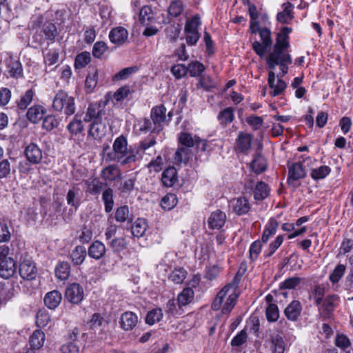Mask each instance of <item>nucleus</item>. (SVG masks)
Returning <instances> with one entry per match:
<instances>
[{
  "mask_svg": "<svg viewBox=\"0 0 353 353\" xmlns=\"http://www.w3.org/2000/svg\"><path fill=\"white\" fill-rule=\"evenodd\" d=\"M9 251L7 245L0 246V276L4 279H9L16 272L15 261L8 256Z\"/></svg>",
  "mask_w": 353,
  "mask_h": 353,
  "instance_id": "423d86ee",
  "label": "nucleus"
},
{
  "mask_svg": "<svg viewBox=\"0 0 353 353\" xmlns=\"http://www.w3.org/2000/svg\"><path fill=\"white\" fill-rule=\"evenodd\" d=\"M45 340L46 336L44 332L40 330H37L30 336L29 343L31 348L36 350L43 347Z\"/></svg>",
  "mask_w": 353,
  "mask_h": 353,
  "instance_id": "72a5a7b5",
  "label": "nucleus"
},
{
  "mask_svg": "<svg viewBox=\"0 0 353 353\" xmlns=\"http://www.w3.org/2000/svg\"><path fill=\"white\" fill-rule=\"evenodd\" d=\"M62 295L58 290L48 292L44 297L45 305L51 310H54L61 303Z\"/></svg>",
  "mask_w": 353,
  "mask_h": 353,
  "instance_id": "c85d7f7f",
  "label": "nucleus"
},
{
  "mask_svg": "<svg viewBox=\"0 0 353 353\" xmlns=\"http://www.w3.org/2000/svg\"><path fill=\"white\" fill-rule=\"evenodd\" d=\"M67 130L69 131L71 138L81 134L84 130V123L81 117L75 115L68 124Z\"/></svg>",
  "mask_w": 353,
  "mask_h": 353,
  "instance_id": "a878e982",
  "label": "nucleus"
},
{
  "mask_svg": "<svg viewBox=\"0 0 353 353\" xmlns=\"http://www.w3.org/2000/svg\"><path fill=\"white\" fill-rule=\"evenodd\" d=\"M128 38V30L121 26L112 28L109 33L110 41L117 46H121L125 43Z\"/></svg>",
  "mask_w": 353,
  "mask_h": 353,
  "instance_id": "aec40b11",
  "label": "nucleus"
},
{
  "mask_svg": "<svg viewBox=\"0 0 353 353\" xmlns=\"http://www.w3.org/2000/svg\"><path fill=\"white\" fill-rule=\"evenodd\" d=\"M31 27L32 28L41 27L40 35L44 40L50 41L51 42L54 41L58 34L55 24L49 21H43V18L41 16H36L32 19Z\"/></svg>",
  "mask_w": 353,
  "mask_h": 353,
  "instance_id": "20e7f679",
  "label": "nucleus"
},
{
  "mask_svg": "<svg viewBox=\"0 0 353 353\" xmlns=\"http://www.w3.org/2000/svg\"><path fill=\"white\" fill-rule=\"evenodd\" d=\"M6 70L11 77L17 79L22 76L23 68L18 59L10 57L6 61Z\"/></svg>",
  "mask_w": 353,
  "mask_h": 353,
  "instance_id": "4be33fe9",
  "label": "nucleus"
},
{
  "mask_svg": "<svg viewBox=\"0 0 353 353\" xmlns=\"http://www.w3.org/2000/svg\"><path fill=\"white\" fill-rule=\"evenodd\" d=\"M156 139L153 137H148L139 143L134 145V150L137 154V160L143 158L146 151L156 144Z\"/></svg>",
  "mask_w": 353,
  "mask_h": 353,
  "instance_id": "393cba45",
  "label": "nucleus"
},
{
  "mask_svg": "<svg viewBox=\"0 0 353 353\" xmlns=\"http://www.w3.org/2000/svg\"><path fill=\"white\" fill-rule=\"evenodd\" d=\"M331 172V168L327 165H321L313 169L311 172V177L314 180H320L325 178Z\"/></svg>",
  "mask_w": 353,
  "mask_h": 353,
  "instance_id": "6e6d98bb",
  "label": "nucleus"
},
{
  "mask_svg": "<svg viewBox=\"0 0 353 353\" xmlns=\"http://www.w3.org/2000/svg\"><path fill=\"white\" fill-rule=\"evenodd\" d=\"M24 154L27 160L33 165L40 163L43 159L41 149L34 143H30L26 147Z\"/></svg>",
  "mask_w": 353,
  "mask_h": 353,
  "instance_id": "4468645a",
  "label": "nucleus"
},
{
  "mask_svg": "<svg viewBox=\"0 0 353 353\" xmlns=\"http://www.w3.org/2000/svg\"><path fill=\"white\" fill-rule=\"evenodd\" d=\"M192 156V154L190 148L180 146L175 152L174 159L179 163H186Z\"/></svg>",
  "mask_w": 353,
  "mask_h": 353,
  "instance_id": "09e8293b",
  "label": "nucleus"
},
{
  "mask_svg": "<svg viewBox=\"0 0 353 353\" xmlns=\"http://www.w3.org/2000/svg\"><path fill=\"white\" fill-rule=\"evenodd\" d=\"M279 225V221L274 218H270L265 225V228L263 232L262 241L267 243L269 239L275 234Z\"/></svg>",
  "mask_w": 353,
  "mask_h": 353,
  "instance_id": "473e14b6",
  "label": "nucleus"
},
{
  "mask_svg": "<svg viewBox=\"0 0 353 353\" xmlns=\"http://www.w3.org/2000/svg\"><path fill=\"white\" fill-rule=\"evenodd\" d=\"M99 72L97 69L89 72L85 82V89L87 93H91L97 85Z\"/></svg>",
  "mask_w": 353,
  "mask_h": 353,
  "instance_id": "4c0bfd02",
  "label": "nucleus"
},
{
  "mask_svg": "<svg viewBox=\"0 0 353 353\" xmlns=\"http://www.w3.org/2000/svg\"><path fill=\"white\" fill-rule=\"evenodd\" d=\"M252 137L250 134L239 132L236 140V147L241 152H245L250 149Z\"/></svg>",
  "mask_w": 353,
  "mask_h": 353,
  "instance_id": "c756f323",
  "label": "nucleus"
},
{
  "mask_svg": "<svg viewBox=\"0 0 353 353\" xmlns=\"http://www.w3.org/2000/svg\"><path fill=\"white\" fill-rule=\"evenodd\" d=\"M225 213L219 210H216L210 214L208 219V224L210 229L220 230L225 225Z\"/></svg>",
  "mask_w": 353,
  "mask_h": 353,
  "instance_id": "f3484780",
  "label": "nucleus"
},
{
  "mask_svg": "<svg viewBox=\"0 0 353 353\" xmlns=\"http://www.w3.org/2000/svg\"><path fill=\"white\" fill-rule=\"evenodd\" d=\"M115 220L117 222L123 223L129 221V208L127 205H123L118 208L115 212Z\"/></svg>",
  "mask_w": 353,
  "mask_h": 353,
  "instance_id": "e2e57ef3",
  "label": "nucleus"
},
{
  "mask_svg": "<svg viewBox=\"0 0 353 353\" xmlns=\"http://www.w3.org/2000/svg\"><path fill=\"white\" fill-rule=\"evenodd\" d=\"M230 205L233 211L239 216L247 214L251 208L249 200L245 196L233 199Z\"/></svg>",
  "mask_w": 353,
  "mask_h": 353,
  "instance_id": "6ab92c4d",
  "label": "nucleus"
},
{
  "mask_svg": "<svg viewBox=\"0 0 353 353\" xmlns=\"http://www.w3.org/2000/svg\"><path fill=\"white\" fill-rule=\"evenodd\" d=\"M271 348L272 353H284L285 343L280 335L276 334L272 336Z\"/></svg>",
  "mask_w": 353,
  "mask_h": 353,
  "instance_id": "13d9d810",
  "label": "nucleus"
},
{
  "mask_svg": "<svg viewBox=\"0 0 353 353\" xmlns=\"http://www.w3.org/2000/svg\"><path fill=\"white\" fill-rule=\"evenodd\" d=\"M201 24V21L198 15H195L192 18H188L187 19L185 24L184 31L199 32L198 28Z\"/></svg>",
  "mask_w": 353,
  "mask_h": 353,
  "instance_id": "5fc2aeb1",
  "label": "nucleus"
},
{
  "mask_svg": "<svg viewBox=\"0 0 353 353\" xmlns=\"http://www.w3.org/2000/svg\"><path fill=\"white\" fill-rule=\"evenodd\" d=\"M186 271L183 268L174 270L170 275V279L176 284L181 283L186 277Z\"/></svg>",
  "mask_w": 353,
  "mask_h": 353,
  "instance_id": "0e129e2a",
  "label": "nucleus"
},
{
  "mask_svg": "<svg viewBox=\"0 0 353 353\" xmlns=\"http://www.w3.org/2000/svg\"><path fill=\"white\" fill-rule=\"evenodd\" d=\"M163 316V312L161 308L153 309L148 312L145 317V322L147 324L152 325L159 322L162 319Z\"/></svg>",
  "mask_w": 353,
  "mask_h": 353,
  "instance_id": "3c124183",
  "label": "nucleus"
},
{
  "mask_svg": "<svg viewBox=\"0 0 353 353\" xmlns=\"http://www.w3.org/2000/svg\"><path fill=\"white\" fill-rule=\"evenodd\" d=\"M335 345L342 350H346L350 347L351 342L344 334H337L335 337Z\"/></svg>",
  "mask_w": 353,
  "mask_h": 353,
  "instance_id": "774afa93",
  "label": "nucleus"
},
{
  "mask_svg": "<svg viewBox=\"0 0 353 353\" xmlns=\"http://www.w3.org/2000/svg\"><path fill=\"white\" fill-rule=\"evenodd\" d=\"M106 131L107 128L105 123H102L101 120H94L89 129L88 137L100 140L105 135Z\"/></svg>",
  "mask_w": 353,
  "mask_h": 353,
  "instance_id": "b1692460",
  "label": "nucleus"
},
{
  "mask_svg": "<svg viewBox=\"0 0 353 353\" xmlns=\"http://www.w3.org/2000/svg\"><path fill=\"white\" fill-rule=\"evenodd\" d=\"M162 183L166 187H172L176 180V170L174 167H170L162 173Z\"/></svg>",
  "mask_w": 353,
  "mask_h": 353,
  "instance_id": "ea45409f",
  "label": "nucleus"
},
{
  "mask_svg": "<svg viewBox=\"0 0 353 353\" xmlns=\"http://www.w3.org/2000/svg\"><path fill=\"white\" fill-rule=\"evenodd\" d=\"M238 283L239 280L235 277L218 292L212 303L211 307L213 310L221 308L223 314H229L232 311L239 295Z\"/></svg>",
  "mask_w": 353,
  "mask_h": 353,
  "instance_id": "f257e3e1",
  "label": "nucleus"
},
{
  "mask_svg": "<svg viewBox=\"0 0 353 353\" xmlns=\"http://www.w3.org/2000/svg\"><path fill=\"white\" fill-rule=\"evenodd\" d=\"M346 270V266L344 264H338L329 276V281L333 284L339 282L344 276Z\"/></svg>",
  "mask_w": 353,
  "mask_h": 353,
  "instance_id": "8fccbe9b",
  "label": "nucleus"
},
{
  "mask_svg": "<svg viewBox=\"0 0 353 353\" xmlns=\"http://www.w3.org/2000/svg\"><path fill=\"white\" fill-rule=\"evenodd\" d=\"M35 95L34 91L32 89H28L26 92L22 94L17 102V107L21 110H25L28 106L31 103Z\"/></svg>",
  "mask_w": 353,
  "mask_h": 353,
  "instance_id": "a18cd8bd",
  "label": "nucleus"
},
{
  "mask_svg": "<svg viewBox=\"0 0 353 353\" xmlns=\"http://www.w3.org/2000/svg\"><path fill=\"white\" fill-rule=\"evenodd\" d=\"M121 172L117 166L108 165L101 171V176L105 181H115L120 178Z\"/></svg>",
  "mask_w": 353,
  "mask_h": 353,
  "instance_id": "58836bf2",
  "label": "nucleus"
},
{
  "mask_svg": "<svg viewBox=\"0 0 353 353\" xmlns=\"http://www.w3.org/2000/svg\"><path fill=\"white\" fill-rule=\"evenodd\" d=\"M217 119L221 125H227L231 123L234 119V109L228 107L219 112Z\"/></svg>",
  "mask_w": 353,
  "mask_h": 353,
  "instance_id": "e433bc0d",
  "label": "nucleus"
},
{
  "mask_svg": "<svg viewBox=\"0 0 353 353\" xmlns=\"http://www.w3.org/2000/svg\"><path fill=\"white\" fill-rule=\"evenodd\" d=\"M46 110L42 105H34L30 108L27 112V118L33 123H37L43 118Z\"/></svg>",
  "mask_w": 353,
  "mask_h": 353,
  "instance_id": "7c9ffc66",
  "label": "nucleus"
},
{
  "mask_svg": "<svg viewBox=\"0 0 353 353\" xmlns=\"http://www.w3.org/2000/svg\"><path fill=\"white\" fill-rule=\"evenodd\" d=\"M339 300L337 295L327 296L319 305V310L323 318H329L334 310Z\"/></svg>",
  "mask_w": 353,
  "mask_h": 353,
  "instance_id": "2eb2a0df",
  "label": "nucleus"
},
{
  "mask_svg": "<svg viewBox=\"0 0 353 353\" xmlns=\"http://www.w3.org/2000/svg\"><path fill=\"white\" fill-rule=\"evenodd\" d=\"M86 257V249L84 246L78 245L70 254V259L74 265L81 264Z\"/></svg>",
  "mask_w": 353,
  "mask_h": 353,
  "instance_id": "a19ab883",
  "label": "nucleus"
},
{
  "mask_svg": "<svg viewBox=\"0 0 353 353\" xmlns=\"http://www.w3.org/2000/svg\"><path fill=\"white\" fill-rule=\"evenodd\" d=\"M291 32L292 28L283 27L278 33L273 52H271L267 58V63L270 68H275L279 64V58L281 54V51H284L289 47V34Z\"/></svg>",
  "mask_w": 353,
  "mask_h": 353,
  "instance_id": "7ed1b4c3",
  "label": "nucleus"
},
{
  "mask_svg": "<svg viewBox=\"0 0 353 353\" xmlns=\"http://www.w3.org/2000/svg\"><path fill=\"white\" fill-rule=\"evenodd\" d=\"M250 166L254 172L261 174L265 170L267 162L263 156L256 155L252 161Z\"/></svg>",
  "mask_w": 353,
  "mask_h": 353,
  "instance_id": "de8ad7c7",
  "label": "nucleus"
},
{
  "mask_svg": "<svg viewBox=\"0 0 353 353\" xmlns=\"http://www.w3.org/2000/svg\"><path fill=\"white\" fill-rule=\"evenodd\" d=\"M106 252V247L99 240L93 241L88 248V256L95 260L103 258Z\"/></svg>",
  "mask_w": 353,
  "mask_h": 353,
  "instance_id": "5701e85b",
  "label": "nucleus"
},
{
  "mask_svg": "<svg viewBox=\"0 0 353 353\" xmlns=\"http://www.w3.org/2000/svg\"><path fill=\"white\" fill-rule=\"evenodd\" d=\"M103 185L99 179L94 178L88 183V191L92 195L98 194L103 188Z\"/></svg>",
  "mask_w": 353,
  "mask_h": 353,
  "instance_id": "69168bd1",
  "label": "nucleus"
},
{
  "mask_svg": "<svg viewBox=\"0 0 353 353\" xmlns=\"http://www.w3.org/2000/svg\"><path fill=\"white\" fill-rule=\"evenodd\" d=\"M205 70V66L203 63L198 61H194L189 63L188 67V72H189L191 77L199 76Z\"/></svg>",
  "mask_w": 353,
  "mask_h": 353,
  "instance_id": "680f3d73",
  "label": "nucleus"
},
{
  "mask_svg": "<svg viewBox=\"0 0 353 353\" xmlns=\"http://www.w3.org/2000/svg\"><path fill=\"white\" fill-rule=\"evenodd\" d=\"M325 294V285L322 284L315 285L311 289L310 299H314L317 305H321Z\"/></svg>",
  "mask_w": 353,
  "mask_h": 353,
  "instance_id": "c9c22d12",
  "label": "nucleus"
},
{
  "mask_svg": "<svg viewBox=\"0 0 353 353\" xmlns=\"http://www.w3.org/2000/svg\"><path fill=\"white\" fill-rule=\"evenodd\" d=\"M194 291L191 288H185L177 297L179 307L185 306L192 302L194 299Z\"/></svg>",
  "mask_w": 353,
  "mask_h": 353,
  "instance_id": "c03bdc74",
  "label": "nucleus"
},
{
  "mask_svg": "<svg viewBox=\"0 0 353 353\" xmlns=\"http://www.w3.org/2000/svg\"><path fill=\"white\" fill-rule=\"evenodd\" d=\"M179 141L181 146L187 148H192L194 145L196 148L201 150H206L207 143L205 140L198 137H192V134L187 132H181L179 137Z\"/></svg>",
  "mask_w": 353,
  "mask_h": 353,
  "instance_id": "f8f14e48",
  "label": "nucleus"
},
{
  "mask_svg": "<svg viewBox=\"0 0 353 353\" xmlns=\"http://www.w3.org/2000/svg\"><path fill=\"white\" fill-rule=\"evenodd\" d=\"M177 203L176 196L174 194H167L161 201V205L165 210L172 209Z\"/></svg>",
  "mask_w": 353,
  "mask_h": 353,
  "instance_id": "4d7b16f0",
  "label": "nucleus"
},
{
  "mask_svg": "<svg viewBox=\"0 0 353 353\" xmlns=\"http://www.w3.org/2000/svg\"><path fill=\"white\" fill-rule=\"evenodd\" d=\"M109 245L114 252L119 253L126 248L127 243L124 238L119 237L113 239L109 243Z\"/></svg>",
  "mask_w": 353,
  "mask_h": 353,
  "instance_id": "052dcab7",
  "label": "nucleus"
},
{
  "mask_svg": "<svg viewBox=\"0 0 353 353\" xmlns=\"http://www.w3.org/2000/svg\"><path fill=\"white\" fill-rule=\"evenodd\" d=\"M113 154H108L107 158L110 161H117L121 165L134 163L137 161V154L134 147L128 148V141L123 136H120L114 140L112 145Z\"/></svg>",
  "mask_w": 353,
  "mask_h": 353,
  "instance_id": "f03ea898",
  "label": "nucleus"
},
{
  "mask_svg": "<svg viewBox=\"0 0 353 353\" xmlns=\"http://www.w3.org/2000/svg\"><path fill=\"white\" fill-rule=\"evenodd\" d=\"M90 54L88 52H83L79 54L75 59L74 66L76 68H83L90 62Z\"/></svg>",
  "mask_w": 353,
  "mask_h": 353,
  "instance_id": "bf43d9fd",
  "label": "nucleus"
},
{
  "mask_svg": "<svg viewBox=\"0 0 353 353\" xmlns=\"http://www.w3.org/2000/svg\"><path fill=\"white\" fill-rule=\"evenodd\" d=\"M306 176V172L301 163H293L288 165V183L291 184L293 181L303 179Z\"/></svg>",
  "mask_w": 353,
  "mask_h": 353,
  "instance_id": "412c9836",
  "label": "nucleus"
},
{
  "mask_svg": "<svg viewBox=\"0 0 353 353\" xmlns=\"http://www.w3.org/2000/svg\"><path fill=\"white\" fill-rule=\"evenodd\" d=\"M56 276L61 280H66L70 274V265L68 262L59 263L55 268Z\"/></svg>",
  "mask_w": 353,
  "mask_h": 353,
  "instance_id": "79ce46f5",
  "label": "nucleus"
},
{
  "mask_svg": "<svg viewBox=\"0 0 353 353\" xmlns=\"http://www.w3.org/2000/svg\"><path fill=\"white\" fill-rule=\"evenodd\" d=\"M150 118L152 124L157 132L161 131L166 120V108L165 106L161 105L152 108L150 112Z\"/></svg>",
  "mask_w": 353,
  "mask_h": 353,
  "instance_id": "9d476101",
  "label": "nucleus"
},
{
  "mask_svg": "<svg viewBox=\"0 0 353 353\" xmlns=\"http://www.w3.org/2000/svg\"><path fill=\"white\" fill-rule=\"evenodd\" d=\"M138 71L137 66H131L122 69L119 72L116 73L112 78L113 81H119L126 80L130 78L133 74Z\"/></svg>",
  "mask_w": 353,
  "mask_h": 353,
  "instance_id": "49530a36",
  "label": "nucleus"
},
{
  "mask_svg": "<svg viewBox=\"0 0 353 353\" xmlns=\"http://www.w3.org/2000/svg\"><path fill=\"white\" fill-rule=\"evenodd\" d=\"M134 130L139 134L146 133L148 132H157L150 119L146 118L138 120L134 124Z\"/></svg>",
  "mask_w": 353,
  "mask_h": 353,
  "instance_id": "f704fd0d",
  "label": "nucleus"
},
{
  "mask_svg": "<svg viewBox=\"0 0 353 353\" xmlns=\"http://www.w3.org/2000/svg\"><path fill=\"white\" fill-rule=\"evenodd\" d=\"M245 188L253 190L254 199L256 201H262L268 196L270 189L267 183L263 181H258L254 185V180L251 177L246 178L245 181Z\"/></svg>",
  "mask_w": 353,
  "mask_h": 353,
  "instance_id": "6e6552de",
  "label": "nucleus"
},
{
  "mask_svg": "<svg viewBox=\"0 0 353 353\" xmlns=\"http://www.w3.org/2000/svg\"><path fill=\"white\" fill-rule=\"evenodd\" d=\"M19 272L24 280H34L37 275L36 263L30 257H24L19 264Z\"/></svg>",
  "mask_w": 353,
  "mask_h": 353,
  "instance_id": "1a4fd4ad",
  "label": "nucleus"
},
{
  "mask_svg": "<svg viewBox=\"0 0 353 353\" xmlns=\"http://www.w3.org/2000/svg\"><path fill=\"white\" fill-rule=\"evenodd\" d=\"M65 296L70 303L79 304L84 299L83 288L79 283H70L65 289Z\"/></svg>",
  "mask_w": 353,
  "mask_h": 353,
  "instance_id": "9b49d317",
  "label": "nucleus"
},
{
  "mask_svg": "<svg viewBox=\"0 0 353 353\" xmlns=\"http://www.w3.org/2000/svg\"><path fill=\"white\" fill-rule=\"evenodd\" d=\"M108 47L103 41L96 42L92 48V55L94 58L101 59L103 54L107 51Z\"/></svg>",
  "mask_w": 353,
  "mask_h": 353,
  "instance_id": "338daca9",
  "label": "nucleus"
},
{
  "mask_svg": "<svg viewBox=\"0 0 353 353\" xmlns=\"http://www.w3.org/2000/svg\"><path fill=\"white\" fill-rule=\"evenodd\" d=\"M120 323L124 330H132L138 323V316L132 312H125L121 315Z\"/></svg>",
  "mask_w": 353,
  "mask_h": 353,
  "instance_id": "bb28decb",
  "label": "nucleus"
},
{
  "mask_svg": "<svg viewBox=\"0 0 353 353\" xmlns=\"http://www.w3.org/2000/svg\"><path fill=\"white\" fill-rule=\"evenodd\" d=\"M66 201L70 206V210L72 209L77 211L81 203V192L80 188L73 186L69 189L66 194Z\"/></svg>",
  "mask_w": 353,
  "mask_h": 353,
  "instance_id": "a211bd4d",
  "label": "nucleus"
},
{
  "mask_svg": "<svg viewBox=\"0 0 353 353\" xmlns=\"http://www.w3.org/2000/svg\"><path fill=\"white\" fill-rule=\"evenodd\" d=\"M52 108L58 112L64 110L65 114L72 115L75 112L74 99L65 92L59 90L53 99Z\"/></svg>",
  "mask_w": 353,
  "mask_h": 353,
  "instance_id": "39448f33",
  "label": "nucleus"
},
{
  "mask_svg": "<svg viewBox=\"0 0 353 353\" xmlns=\"http://www.w3.org/2000/svg\"><path fill=\"white\" fill-rule=\"evenodd\" d=\"M154 14L149 6H143L139 12V21L143 26H149L154 21Z\"/></svg>",
  "mask_w": 353,
  "mask_h": 353,
  "instance_id": "2f4dec72",
  "label": "nucleus"
},
{
  "mask_svg": "<svg viewBox=\"0 0 353 353\" xmlns=\"http://www.w3.org/2000/svg\"><path fill=\"white\" fill-rule=\"evenodd\" d=\"M259 36L262 43L255 41L252 43V49L258 56L263 57L272 45L271 31L267 28H262L259 30Z\"/></svg>",
  "mask_w": 353,
  "mask_h": 353,
  "instance_id": "0eeeda50",
  "label": "nucleus"
},
{
  "mask_svg": "<svg viewBox=\"0 0 353 353\" xmlns=\"http://www.w3.org/2000/svg\"><path fill=\"white\" fill-rule=\"evenodd\" d=\"M102 199L104 202L105 211L107 213L110 212L114 206L113 190L111 188L106 189L103 192Z\"/></svg>",
  "mask_w": 353,
  "mask_h": 353,
  "instance_id": "603ef678",
  "label": "nucleus"
},
{
  "mask_svg": "<svg viewBox=\"0 0 353 353\" xmlns=\"http://www.w3.org/2000/svg\"><path fill=\"white\" fill-rule=\"evenodd\" d=\"M184 10V5L181 0L172 1L168 8L170 15L174 17L180 16Z\"/></svg>",
  "mask_w": 353,
  "mask_h": 353,
  "instance_id": "864d4df0",
  "label": "nucleus"
},
{
  "mask_svg": "<svg viewBox=\"0 0 353 353\" xmlns=\"http://www.w3.org/2000/svg\"><path fill=\"white\" fill-rule=\"evenodd\" d=\"M268 83L272 90L270 94L273 97L283 94L287 88V83L281 79L276 80V75L273 71L268 72Z\"/></svg>",
  "mask_w": 353,
  "mask_h": 353,
  "instance_id": "ddd939ff",
  "label": "nucleus"
},
{
  "mask_svg": "<svg viewBox=\"0 0 353 353\" xmlns=\"http://www.w3.org/2000/svg\"><path fill=\"white\" fill-rule=\"evenodd\" d=\"M147 223L143 219H138L132 225V234L134 236L141 237L145 233L147 230Z\"/></svg>",
  "mask_w": 353,
  "mask_h": 353,
  "instance_id": "37998d69",
  "label": "nucleus"
},
{
  "mask_svg": "<svg viewBox=\"0 0 353 353\" xmlns=\"http://www.w3.org/2000/svg\"><path fill=\"white\" fill-rule=\"evenodd\" d=\"M302 310L301 303L298 300H293L285 308L284 314L289 321L295 322L300 317Z\"/></svg>",
  "mask_w": 353,
  "mask_h": 353,
  "instance_id": "dca6fc26",
  "label": "nucleus"
},
{
  "mask_svg": "<svg viewBox=\"0 0 353 353\" xmlns=\"http://www.w3.org/2000/svg\"><path fill=\"white\" fill-rule=\"evenodd\" d=\"M105 114V110L99 104L97 103H92L89 105L85 117L84 118V121H90L91 120H101V118L103 115Z\"/></svg>",
  "mask_w": 353,
  "mask_h": 353,
  "instance_id": "cd10ccee",
  "label": "nucleus"
}]
</instances>
